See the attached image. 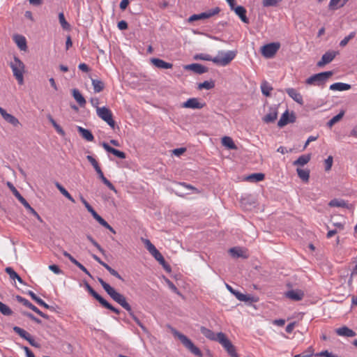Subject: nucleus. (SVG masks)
Listing matches in <instances>:
<instances>
[{
  "label": "nucleus",
  "mask_w": 357,
  "mask_h": 357,
  "mask_svg": "<svg viewBox=\"0 0 357 357\" xmlns=\"http://www.w3.org/2000/svg\"><path fill=\"white\" fill-rule=\"evenodd\" d=\"M117 26L120 30H126L128 29V23L125 20H121L118 22Z\"/></svg>",
  "instance_id": "774afa93"
},
{
  "label": "nucleus",
  "mask_w": 357,
  "mask_h": 357,
  "mask_svg": "<svg viewBox=\"0 0 357 357\" xmlns=\"http://www.w3.org/2000/svg\"><path fill=\"white\" fill-rule=\"evenodd\" d=\"M311 159L310 154L302 155L298 158L297 160L294 161L293 165L295 166H303L309 162Z\"/></svg>",
  "instance_id": "72a5a7b5"
},
{
  "label": "nucleus",
  "mask_w": 357,
  "mask_h": 357,
  "mask_svg": "<svg viewBox=\"0 0 357 357\" xmlns=\"http://www.w3.org/2000/svg\"><path fill=\"white\" fill-rule=\"evenodd\" d=\"M47 119L48 120L50 121V122L52 123V125L53 126V127L55 128V130H56V132L60 134L62 136H64L65 135V132L64 130H63V128L55 121V120L52 118V116L49 114L47 116Z\"/></svg>",
  "instance_id": "37998d69"
},
{
  "label": "nucleus",
  "mask_w": 357,
  "mask_h": 357,
  "mask_svg": "<svg viewBox=\"0 0 357 357\" xmlns=\"http://www.w3.org/2000/svg\"><path fill=\"white\" fill-rule=\"evenodd\" d=\"M104 267L109 271V273L116 277V278L121 280H123V279L122 278V277L119 275V273L116 271L114 270V268H112L111 266H109L108 264H104Z\"/></svg>",
  "instance_id": "603ef678"
},
{
  "label": "nucleus",
  "mask_w": 357,
  "mask_h": 357,
  "mask_svg": "<svg viewBox=\"0 0 357 357\" xmlns=\"http://www.w3.org/2000/svg\"><path fill=\"white\" fill-rule=\"evenodd\" d=\"M335 333L340 336L344 337H354L356 335V333L349 328L347 326H342L341 328H337L335 330Z\"/></svg>",
  "instance_id": "b1692460"
},
{
  "label": "nucleus",
  "mask_w": 357,
  "mask_h": 357,
  "mask_svg": "<svg viewBox=\"0 0 357 357\" xmlns=\"http://www.w3.org/2000/svg\"><path fill=\"white\" fill-rule=\"evenodd\" d=\"M234 295L240 301L252 302L254 301L253 297L248 294H243L238 291L236 293H234Z\"/></svg>",
  "instance_id": "79ce46f5"
},
{
  "label": "nucleus",
  "mask_w": 357,
  "mask_h": 357,
  "mask_svg": "<svg viewBox=\"0 0 357 357\" xmlns=\"http://www.w3.org/2000/svg\"><path fill=\"white\" fill-rule=\"evenodd\" d=\"M200 331L206 338L218 342V333L215 334L211 330L204 326L200 328Z\"/></svg>",
  "instance_id": "bb28decb"
},
{
  "label": "nucleus",
  "mask_w": 357,
  "mask_h": 357,
  "mask_svg": "<svg viewBox=\"0 0 357 357\" xmlns=\"http://www.w3.org/2000/svg\"><path fill=\"white\" fill-rule=\"evenodd\" d=\"M344 114V111H341L338 114L334 116L331 119H330L328 123L327 126L330 128H331L334 124L337 123L339 121H340L343 116Z\"/></svg>",
  "instance_id": "a18cd8bd"
},
{
  "label": "nucleus",
  "mask_w": 357,
  "mask_h": 357,
  "mask_svg": "<svg viewBox=\"0 0 357 357\" xmlns=\"http://www.w3.org/2000/svg\"><path fill=\"white\" fill-rule=\"evenodd\" d=\"M262 3L264 7L273 6L278 3V1L277 0H263Z\"/></svg>",
  "instance_id": "e2e57ef3"
},
{
  "label": "nucleus",
  "mask_w": 357,
  "mask_h": 357,
  "mask_svg": "<svg viewBox=\"0 0 357 357\" xmlns=\"http://www.w3.org/2000/svg\"><path fill=\"white\" fill-rule=\"evenodd\" d=\"M287 297L295 301H299L303 299L304 297V293L301 290L296 289V290H290L288 291L286 294Z\"/></svg>",
  "instance_id": "5701e85b"
},
{
  "label": "nucleus",
  "mask_w": 357,
  "mask_h": 357,
  "mask_svg": "<svg viewBox=\"0 0 357 357\" xmlns=\"http://www.w3.org/2000/svg\"><path fill=\"white\" fill-rule=\"evenodd\" d=\"M280 45L278 43H271L265 45L261 48V54L266 58H272L280 49Z\"/></svg>",
  "instance_id": "9b49d317"
},
{
  "label": "nucleus",
  "mask_w": 357,
  "mask_h": 357,
  "mask_svg": "<svg viewBox=\"0 0 357 357\" xmlns=\"http://www.w3.org/2000/svg\"><path fill=\"white\" fill-rule=\"evenodd\" d=\"M333 74L332 71L319 73L308 77L305 83L309 85L322 86Z\"/></svg>",
  "instance_id": "39448f33"
},
{
  "label": "nucleus",
  "mask_w": 357,
  "mask_h": 357,
  "mask_svg": "<svg viewBox=\"0 0 357 357\" xmlns=\"http://www.w3.org/2000/svg\"><path fill=\"white\" fill-rule=\"evenodd\" d=\"M218 342L225 349L231 357H238L234 346L222 332L218 333Z\"/></svg>",
  "instance_id": "0eeeda50"
},
{
  "label": "nucleus",
  "mask_w": 357,
  "mask_h": 357,
  "mask_svg": "<svg viewBox=\"0 0 357 357\" xmlns=\"http://www.w3.org/2000/svg\"><path fill=\"white\" fill-rule=\"evenodd\" d=\"M86 158H87L88 161L93 167V168L95 169L96 172H97V171L100 169V167L98 162L96 161V160L93 156L87 155Z\"/></svg>",
  "instance_id": "6e6d98bb"
},
{
  "label": "nucleus",
  "mask_w": 357,
  "mask_h": 357,
  "mask_svg": "<svg viewBox=\"0 0 357 357\" xmlns=\"http://www.w3.org/2000/svg\"><path fill=\"white\" fill-rule=\"evenodd\" d=\"M296 121V116L294 113L289 114V111L286 110L278 122V126L282 128L289 123H294Z\"/></svg>",
  "instance_id": "4468645a"
},
{
  "label": "nucleus",
  "mask_w": 357,
  "mask_h": 357,
  "mask_svg": "<svg viewBox=\"0 0 357 357\" xmlns=\"http://www.w3.org/2000/svg\"><path fill=\"white\" fill-rule=\"evenodd\" d=\"M10 66L18 84H22L24 83V64L18 57L15 56Z\"/></svg>",
  "instance_id": "7ed1b4c3"
},
{
  "label": "nucleus",
  "mask_w": 357,
  "mask_h": 357,
  "mask_svg": "<svg viewBox=\"0 0 357 357\" xmlns=\"http://www.w3.org/2000/svg\"><path fill=\"white\" fill-rule=\"evenodd\" d=\"M204 103L199 102L197 98H189L187 101L183 103V107L191 109H202L204 106Z\"/></svg>",
  "instance_id": "6ab92c4d"
},
{
  "label": "nucleus",
  "mask_w": 357,
  "mask_h": 357,
  "mask_svg": "<svg viewBox=\"0 0 357 357\" xmlns=\"http://www.w3.org/2000/svg\"><path fill=\"white\" fill-rule=\"evenodd\" d=\"M328 205L331 207H342L346 208L348 209H351L353 208V205L347 203L343 199H333L330 201Z\"/></svg>",
  "instance_id": "4be33fe9"
},
{
  "label": "nucleus",
  "mask_w": 357,
  "mask_h": 357,
  "mask_svg": "<svg viewBox=\"0 0 357 357\" xmlns=\"http://www.w3.org/2000/svg\"><path fill=\"white\" fill-rule=\"evenodd\" d=\"M49 269L56 274H60L62 273V271L59 268V267L55 264L50 265Z\"/></svg>",
  "instance_id": "0e129e2a"
},
{
  "label": "nucleus",
  "mask_w": 357,
  "mask_h": 357,
  "mask_svg": "<svg viewBox=\"0 0 357 357\" xmlns=\"http://www.w3.org/2000/svg\"><path fill=\"white\" fill-rule=\"evenodd\" d=\"M85 287L88 292L96 298L102 305V307L110 310L116 314H120V310L113 305H112L108 301H107L104 298H102L100 295H99L91 286L88 282H85Z\"/></svg>",
  "instance_id": "423d86ee"
},
{
  "label": "nucleus",
  "mask_w": 357,
  "mask_h": 357,
  "mask_svg": "<svg viewBox=\"0 0 357 357\" xmlns=\"http://www.w3.org/2000/svg\"><path fill=\"white\" fill-rule=\"evenodd\" d=\"M338 54V52L335 51H328L326 52L325 54H324L321 56V59L317 63V66L322 67L325 66L326 64H328L331 63L336 56V55Z\"/></svg>",
  "instance_id": "2eb2a0df"
},
{
  "label": "nucleus",
  "mask_w": 357,
  "mask_h": 357,
  "mask_svg": "<svg viewBox=\"0 0 357 357\" xmlns=\"http://www.w3.org/2000/svg\"><path fill=\"white\" fill-rule=\"evenodd\" d=\"M218 342L225 349L231 357H238L234 346L222 332L218 333Z\"/></svg>",
  "instance_id": "6e6552de"
},
{
  "label": "nucleus",
  "mask_w": 357,
  "mask_h": 357,
  "mask_svg": "<svg viewBox=\"0 0 357 357\" xmlns=\"http://www.w3.org/2000/svg\"><path fill=\"white\" fill-rule=\"evenodd\" d=\"M26 340L29 342V343L34 347L39 348L40 347V344L36 342L33 337L29 334L28 337L26 338Z\"/></svg>",
  "instance_id": "680f3d73"
},
{
  "label": "nucleus",
  "mask_w": 357,
  "mask_h": 357,
  "mask_svg": "<svg viewBox=\"0 0 357 357\" xmlns=\"http://www.w3.org/2000/svg\"><path fill=\"white\" fill-rule=\"evenodd\" d=\"M214 87H215V82L213 80L204 81V82L200 83L198 85L199 89H205L209 90V89H213Z\"/></svg>",
  "instance_id": "de8ad7c7"
},
{
  "label": "nucleus",
  "mask_w": 357,
  "mask_h": 357,
  "mask_svg": "<svg viewBox=\"0 0 357 357\" xmlns=\"http://www.w3.org/2000/svg\"><path fill=\"white\" fill-rule=\"evenodd\" d=\"M237 51L219 52L213 59V62L220 66H226L236 56Z\"/></svg>",
  "instance_id": "20e7f679"
},
{
  "label": "nucleus",
  "mask_w": 357,
  "mask_h": 357,
  "mask_svg": "<svg viewBox=\"0 0 357 357\" xmlns=\"http://www.w3.org/2000/svg\"><path fill=\"white\" fill-rule=\"evenodd\" d=\"M16 300L22 303V305H24V306L27 307L28 308H31V306L33 305V304L31 303H30L27 299L22 297L21 296H16Z\"/></svg>",
  "instance_id": "5fc2aeb1"
},
{
  "label": "nucleus",
  "mask_w": 357,
  "mask_h": 357,
  "mask_svg": "<svg viewBox=\"0 0 357 357\" xmlns=\"http://www.w3.org/2000/svg\"><path fill=\"white\" fill-rule=\"evenodd\" d=\"M6 273H8L10 276V278L12 280H17V281L21 284H24V281L21 278V277L13 270L11 267H6L5 269Z\"/></svg>",
  "instance_id": "f704fd0d"
},
{
  "label": "nucleus",
  "mask_w": 357,
  "mask_h": 357,
  "mask_svg": "<svg viewBox=\"0 0 357 357\" xmlns=\"http://www.w3.org/2000/svg\"><path fill=\"white\" fill-rule=\"evenodd\" d=\"M86 238L102 253L105 254L104 249L98 243L91 235H86Z\"/></svg>",
  "instance_id": "864d4df0"
},
{
  "label": "nucleus",
  "mask_w": 357,
  "mask_h": 357,
  "mask_svg": "<svg viewBox=\"0 0 357 357\" xmlns=\"http://www.w3.org/2000/svg\"><path fill=\"white\" fill-rule=\"evenodd\" d=\"M261 90L264 96L269 97L271 96V92L273 90V87L267 81H263L261 84Z\"/></svg>",
  "instance_id": "e433bc0d"
},
{
  "label": "nucleus",
  "mask_w": 357,
  "mask_h": 357,
  "mask_svg": "<svg viewBox=\"0 0 357 357\" xmlns=\"http://www.w3.org/2000/svg\"><path fill=\"white\" fill-rule=\"evenodd\" d=\"M194 59L197 60H203V61H213V59L209 54H198L195 55Z\"/></svg>",
  "instance_id": "4d7b16f0"
},
{
  "label": "nucleus",
  "mask_w": 357,
  "mask_h": 357,
  "mask_svg": "<svg viewBox=\"0 0 357 357\" xmlns=\"http://www.w3.org/2000/svg\"><path fill=\"white\" fill-rule=\"evenodd\" d=\"M298 177L303 181L307 182L310 178V171L308 169H303L297 168L296 169Z\"/></svg>",
  "instance_id": "a19ab883"
},
{
  "label": "nucleus",
  "mask_w": 357,
  "mask_h": 357,
  "mask_svg": "<svg viewBox=\"0 0 357 357\" xmlns=\"http://www.w3.org/2000/svg\"><path fill=\"white\" fill-rule=\"evenodd\" d=\"M77 131L80 134V135L86 141H93L94 137L89 130L84 128L81 126H77Z\"/></svg>",
  "instance_id": "c85d7f7f"
},
{
  "label": "nucleus",
  "mask_w": 357,
  "mask_h": 357,
  "mask_svg": "<svg viewBox=\"0 0 357 357\" xmlns=\"http://www.w3.org/2000/svg\"><path fill=\"white\" fill-rule=\"evenodd\" d=\"M314 350L312 347H308V354H296L294 357H311L313 355Z\"/></svg>",
  "instance_id": "69168bd1"
},
{
  "label": "nucleus",
  "mask_w": 357,
  "mask_h": 357,
  "mask_svg": "<svg viewBox=\"0 0 357 357\" xmlns=\"http://www.w3.org/2000/svg\"><path fill=\"white\" fill-rule=\"evenodd\" d=\"M99 178L101 179L102 183L106 185L110 190L116 192L114 185L104 176L101 169L96 172Z\"/></svg>",
  "instance_id": "58836bf2"
},
{
  "label": "nucleus",
  "mask_w": 357,
  "mask_h": 357,
  "mask_svg": "<svg viewBox=\"0 0 357 357\" xmlns=\"http://www.w3.org/2000/svg\"><path fill=\"white\" fill-rule=\"evenodd\" d=\"M264 177L265 175L262 173H254L248 176L245 180L250 182H258L263 181Z\"/></svg>",
  "instance_id": "4c0bfd02"
},
{
  "label": "nucleus",
  "mask_w": 357,
  "mask_h": 357,
  "mask_svg": "<svg viewBox=\"0 0 357 357\" xmlns=\"http://www.w3.org/2000/svg\"><path fill=\"white\" fill-rule=\"evenodd\" d=\"M98 282L105 289V291L109 295V296L117 303H119L125 296L117 292L113 287L109 284L105 282L102 278H98Z\"/></svg>",
  "instance_id": "9d476101"
},
{
  "label": "nucleus",
  "mask_w": 357,
  "mask_h": 357,
  "mask_svg": "<svg viewBox=\"0 0 357 357\" xmlns=\"http://www.w3.org/2000/svg\"><path fill=\"white\" fill-rule=\"evenodd\" d=\"M351 88V85L346 83L342 82H336L331 84L329 87L330 90L332 91H347Z\"/></svg>",
  "instance_id": "c756f323"
},
{
  "label": "nucleus",
  "mask_w": 357,
  "mask_h": 357,
  "mask_svg": "<svg viewBox=\"0 0 357 357\" xmlns=\"http://www.w3.org/2000/svg\"><path fill=\"white\" fill-rule=\"evenodd\" d=\"M13 331L18 334L22 338L26 340V338L28 337L29 333L26 332L23 328L19 327V326H14Z\"/></svg>",
  "instance_id": "8fccbe9b"
},
{
  "label": "nucleus",
  "mask_w": 357,
  "mask_h": 357,
  "mask_svg": "<svg viewBox=\"0 0 357 357\" xmlns=\"http://www.w3.org/2000/svg\"><path fill=\"white\" fill-rule=\"evenodd\" d=\"M0 114L2 116L3 119L8 122V123L11 124L14 127H17L20 126V123L19 120L14 116L13 115L8 114L3 108L0 107Z\"/></svg>",
  "instance_id": "dca6fc26"
},
{
  "label": "nucleus",
  "mask_w": 357,
  "mask_h": 357,
  "mask_svg": "<svg viewBox=\"0 0 357 357\" xmlns=\"http://www.w3.org/2000/svg\"><path fill=\"white\" fill-rule=\"evenodd\" d=\"M333 156L329 155L326 160H325V170L328 171L331 169V167L333 165Z\"/></svg>",
  "instance_id": "052dcab7"
},
{
  "label": "nucleus",
  "mask_w": 357,
  "mask_h": 357,
  "mask_svg": "<svg viewBox=\"0 0 357 357\" xmlns=\"http://www.w3.org/2000/svg\"><path fill=\"white\" fill-rule=\"evenodd\" d=\"M151 62L153 66L160 69H169L173 66L172 63L166 62L158 58L151 59Z\"/></svg>",
  "instance_id": "412c9836"
},
{
  "label": "nucleus",
  "mask_w": 357,
  "mask_h": 357,
  "mask_svg": "<svg viewBox=\"0 0 357 357\" xmlns=\"http://www.w3.org/2000/svg\"><path fill=\"white\" fill-rule=\"evenodd\" d=\"M286 93L291 97L295 102L301 105L304 104L303 97L300 93H298L294 88H287L285 89Z\"/></svg>",
  "instance_id": "a211bd4d"
},
{
  "label": "nucleus",
  "mask_w": 357,
  "mask_h": 357,
  "mask_svg": "<svg viewBox=\"0 0 357 357\" xmlns=\"http://www.w3.org/2000/svg\"><path fill=\"white\" fill-rule=\"evenodd\" d=\"M152 256L161 264L164 268H166V261L162 254L156 250L155 252L151 253Z\"/></svg>",
  "instance_id": "49530a36"
},
{
  "label": "nucleus",
  "mask_w": 357,
  "mask_h": 357,
  "mask_svg": "<svg viewBox=\"0 0 357 357\" xmlns=\"http://www.w3.org/2000/svg\"><path fill=\"white\" fill-rule=\"evenodd\" d=\"M185 70H192L194 73L202 75L208 72V69L207 67L200 64V63H191L184 66Z\"/></svg>",
  "instance_id": "f3484780"
},
{
  "label": "nucleus",
  "mask_w": 357,
  "mask_h": 357,
  "mask_svg": "<svg viewBox=\"0 0 357 357\" xmlns=\"http://www.w3.org/2000/svg\"><path fill=\"white\" fill-rule=\"evenodd\" d=\"M6 185L8 188L10 190V191L13 192V194L15 195V197L18 199V201L26 208V210L33 215L38 220L40 221H42V219L40 216L38 215V213L33 208L30 204L27 202V201L20 195L19 191L16 189V188L13 185V184L10 182L7 181Z\"/></svg>",
  "instance_id": "f257e3e1"
},
{
  "label": "nucleus",
  "mask_w": 357,
  "mask_h": 357,
  "mask_svg": "<svg viewBox=\"0 0 357 357\" xmlns=\"http://www.w3.org/2000/svg\"><path fill=\"white\" fill-rule=\"evenodd\" d=\"M220 12V8L219 7H215V8L208 10L206 12H203L199 14H195V15H191L189 17L188 21L193 22V21L198 20L207 19L211 17H213L215 15L218 14Z\"/></svg>",
  "instance_id": "f8f14e48"
},
{
  "label": "nucleus",
  "mask_w": 357,
  "mask_h": 357,
  "mask_svg": "<svg viewBox=\"0 0 357 357\" xmlns=\"http://www.w3.org/2000/svg\"><path fill=\"white\" fill-rule=\"evenodd\" d=\"M13 40L21 50H26V40L24 36L17 34L13 36Z\"/></svg>",
  "instance_id": "cd10ccee"
},
{
  "label": "nucleus",
  "mask_w": 357,
  "mask_h": 357,
  "mask_svg": "<svg viewBox=\"0 0 357 357\" xmlns=\"http://www.w3.org/2000/svg\"><path fill=\"white\" fill-rule=\"evenodd\" d=\"M316 356H324V357H340L336 354H334L328 351H322L315 354Z\"/></svg>",
  "instance_id": "bf43d9fd"
},
{
  "label": "nucleus",
  "mask_w": 357,
  "mask_h": 357,
  "mask_svg": "<svg viewBox=\"0 0 357 357\" xmlns=\"http://www.w3.org/2000/svg\"><path fill=\"white\" fill-rule=\"evenodd\" d=\"M173 334L177 337L183 346L188 349L192 354L199 357H202V353L200 349L197 347L193 342L185 335L177 331H174Z\"/></svg>",
  "instance_id": "f03ea898"
},
{
  "label": "nucleus",
  "mask_w": 357,
  "mask_h": 357,
  "mask_svg": "<svg viewBox=\"0 0 357 357\" xmlns=\"http://www.w3.org/2000/svg\"><path fill=\"white\" fill-rule=\"evenodd\" d=\"M55 186L60 191V192L66 197L68 200H70L73 203H75V200L70 195V194L63 188L59 182L55 183Z\"/></svg>",
  "instance_id": "c9c22d12"
},
{
  "label": "nucleus",
  "mask_w": 357,
  "mask_h": 357,
  "mask_svg": "<svg viewBox=\"0 0 357 357\" xmlns=\"http://www.w3.org/2000/svg\"><path fill=\"white\" fill-rule=\"evenodd\" d=\"M119 304L123 307L129 313L130 316L132 318V319L136 322V324L144 331H146L145 326L142 324V323L139 321V319L135 315L131 306L130 304L126 301V297L123 298Z\"/></svg>",
  "instance_id": "ddd939ff"
},
{
  "label": "nucleus",
  "mask_w": 357,
  "mask_h": 357,
  "mask_svg": "<svg viewBox=\"0 0 357 357\" xmlns=\"http://www.w3.org/2000/svg\"><path fill=\"white\" fill-rule=\"evenodd\" d=\"M244 23H249V20L246 16V9L242 6H238L233 10Z\"/></svg>",
  "instance_id": "393cba45"
},
{
  "label": "nucleus",
  "mask_w": 357,
  "mask_h": 357,
  "mask_svg": "<svg viewBox=\"0 0 357 357\" xmlns=\"http://www.w3.org/2000/svg\"><path fill=\"white\" fill-rule=\"evenodd\" d=\"M96 114L99 118L105 121L112 128L115 127V121L112 117V111L107 107L98 108Z\"/></svg>",
  "instance_id": "1a4fd4ad"
},
{
  "label": "nucleus",
  "mask_w": 357,
  "mask_h": 357,
  "mask_svg": "<svg viewBox=\"0 0 357 357\" xmlns=\"http://www.w3.org/2000/svg\"><path fill=\"white\" fill-rule=\"evenodd\" d=\"M144 243L148 251L150 253L155 252L157 249L149 239H144Z\"/></svg>",
  "instance_id": "13d9d810"
},
{
  "label": "nucleus",
  "mask_w": 357,
  "mask_h": 357,
  "mask_svg": "<svg viewBox=\"0 0 357 357\" xmlns=\"http://www.w3.org/2000/svg\"><path fill=\"white\" fill-rule=\"evenodd\" d=\"M222 144L223 146L227 147L229 149L235 150L237 149L233 139L230 137L225 136L222 137Z\"/></svg>",
  "instance_id": "ea45409f"
},
{
  "label": "nucleus",
  "mask_w": 357,
  "mask_h": 357,
  "mask_svg": "<svg viewBox=\"0 0 357 357\" xmlns=\"http://www.w3.org/2000/svg\"><path fill=\"white\" fill-rule=\"evenodd\" d=\"M59 23L64 30H70V24L66 20L65 16L63 13H59Z\"/></svg>",
  "instance_id": "c03bdc74"
},
{
  "label": "nucleus",
  "mask_w": 357,
  "mask_h": 357,
  "mask_svg": "<svg viewBox=\"0 0 357 357\" xmlns=\"http://www.w3.org/2000/svg\"><path fill=\"white\" fill-rule=\"evenodd\" d=\"M229 253L231 255L234 257H242V258H247L248 255L245 252V251L238 247H234L229 249Z\"/></svg>",
  "instance_id": "2f4dec72"
},
{
  "label": "nucleus",
  "mask_w": 357,
  "mask_h": 357,
  "mask_svg": "<svg viewBox=\"0 0 357 357\" xmlns=\"http://www.w3.org/2000/svg\"><path fill=\"white\" fill-rule=\"evenodd\" d=\"M0 312L5 316H10L13 314L12 310L6 304L0 301Z\"/></svg>",
  "instance_id": "09e8293b"
},
{
  "label": "nucleus",
  "mask_w": 357,
  "mask_h": 357,
  "mask_svg": "<svg viewBox=\"0 0 357 357\" xmlns=\"http://www.w3.org/2000/svg\"><path fill=\"white\" fill-rule=\"evenodd\" d=\"M91 83L95 93H100L105 89V84L100 79H91Z\"/></svg>",
  "instance_id": "473e14b6"
},
{
  "label": "nucleus",
  "mask_w": 357,
  "mask_h": 357,
  "mask_svg": "<svg viewBox=\"0 0 357 357\" xmlns=\"http://www.w3.org/2000/svg\"><path fill=\"white\" fill-rule=\"evenodd\" d=\"M90 102L91 105L96 109V110L98 109V108H100V107H98L100 100L98 98H91L90 99Z\"/></svg>",
  "instance_id": "338daca9"
},
{
  "label": "nucleus",
  "mask_w": 357,
  "mask_h": 357,
  "mask_svg": "<svg viewBox=\"0 0 357 357\" xmlns=\"http://www.w3.org/2000/svg\"><path fill=\"white\" fill-rule=\"evenodd\" d=\"M278 112L275 109H271L270 112L263 117V121L266 123H273L277 119Z\"/></svg>",
  "instance_id": "7c9ffc66"
},
{
  "label": "nucleus",
  "mask_w": 357,
  "mask_h": 357,
  "mask_svg": "<svg viewBox=\"0 0 357 357\" xmlns=\"http://www.w3.org/2000/svg\"><path fill=\"white\" fill-rule=\"evenodd\" d=\"M356 36V32L355 31H352L347 36L344 37V39H342L340 43V47H345L349 41L351 39H353L354 37Z\"/></svg>",
  "instance_id": "3c124183"
},
{
  "label": "nucleus",
  "mask_w": 357,
  "mask_h": 357,
  "mask_svg": "<svg viewBox=\"0 0 357 357\" xmlns=\"http://www.w3.org/2000/svg\"><path fill=\"white\" fill-rule=\"evenodd\" d=\"M72 95L81 107L85 106L86 101L79 91L77 89L72 90Z\"/></svg>",
  "instance_id": "a878e982"
},
{
  "label": "nucleus",
  "mask_w": 357,
  "mask_h": 357,
  "mask_svg": "<svg viewBox=\"0 0 357 357\" xmlns=\"http://www.w3.org/2000/svg\"><path fill=\"white\" fill-rule=\"evenodd\" d=\"M102 146L104 148V149L107 152L112 153L113 155H114L117 158H121V159L126 158V153L124 152L110 146L107 143L102 142Z\"/></svg>",
  "instance_id": "aec40b11"
}]
</instances>
